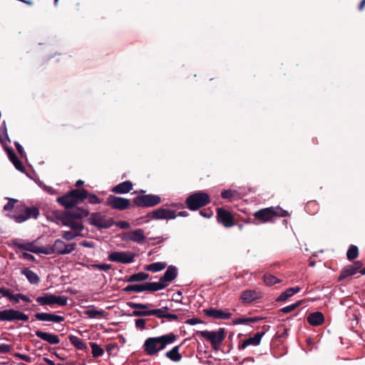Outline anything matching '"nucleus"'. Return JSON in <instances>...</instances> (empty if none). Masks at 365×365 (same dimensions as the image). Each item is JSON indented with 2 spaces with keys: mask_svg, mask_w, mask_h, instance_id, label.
Instances as JSON below:
<instances>
[{
  "mask_svg": "<svg viewBox=\"0 0 365 365\" xmlns=\"http://www.w3.org/2000/svg\"><path fill=\"white\" fill-rule=\"evenodd\" d=\"M65 211L61 217L63 225L71 227L72 231H63L61 236L66 240H72L78 236L83 228L81 219L88 215V211L81 207H65Z\"/></svg>",
  "mask_w": 365,
  "mask_h": 365,
  "instance_id": "nucleus-1",
  "label": "nucleus"
},
{
  "mask_svg": "<svg viewBox=\"0 0 365 365\" xmlns=\"http://www.w3.org/2000/svg\"><path fill=\"white\" fill-rule=\"evenodd\" d=\"M90 204H101L103 200L95 194L89 193L85 189H72L63 196L58 197L56 202L61 205H77L85 202Z\"/></svg>",
  "mask_w": 365,
  "mask_h": 365,
  "instance_id": "nucleus-2",
  "label": "nucleus"
},
{
  "mask_svg": "<svg viewBox=\"0 0 365 365\" xmlns=\"http://www.w3.org/2000/svg\"><path fill=\"white\" fill-rule=\"evenodd\" d=\"M177 339L173 333L162 335L160 336L149 337L145 339L143 349L149 356H153L164 349L167 345L173 344Z\"/></svg>",
  "mask_w": 365,
  "mask_h": 365,
  "instance_id": "nucleus-3",
  "label": "nucleus"
},
{
  "mask_svg": "<svg viewBox=\"0 0 365 365\" xmlns=\"http://www.w3.org/2000/svg\"><path fill=\"white\" fill-rule=\"evenodd\" d=\"M196 334L210 342L212 349L215 351L220 349L225 338V329L222 328L217 331H197Z\"/></svg>",
  "mask_w": 365,
  "mask_h": 365,
  "instance_id": "nucleus-4",
  "label": "nucleus"
},
{
  "mask_svg": "<svg viewBox=\"0 0 365 365\" xmlns=\"http://www.w3.org/2000/svg\"><path fill=\"white\" fill-rule=\"evenodd\" d=\"M76 243H70L67 244L61 240H55L54 243L51 246H47L46 250L43 252V254L45 255H68L71 253L73 250H76Z\"/></svg>",
  "mask_w": 365,
  "mask_h": 365,
  "instance_id": "nucleus-5",
  "label": "nucleus"
},
{
  "mask_svg": "<svg viewBox=\"0 0 365 365\" xmlns=\"http://www.w3.org/2000/svg\"><path fill=\"white\" fill-rule=\"evenodd\" d=\"M286 212L281 207H267L255 213V217L262 222L272 220L274 217H283Z\"/></svg>",
  "mask_w": 365,
  "mask_h": 365,
  "instance_id": "nucleus-6",
  "label": "nucleus"
},
{
  "mask_svg": "<svg viewBox=\"0 0 365 365\" xmlns=\"http://www.w3.org/2000/svg\"><path fill=\"white\" fill-rule=\"evenodd\" d=\"M154 219L160 220V219H173L176 217V215L174 211L165 209V208H159L156 210H154L151 213L148 214L147 216L135 220V225H140L144 222H147L149 221L150 217Z\"/></svg>",
  "mask_w": 365,
  "mask_h": 365,
  "instance_id": "nucleus-7",
  "label": "nucleus"
},
{
  "mask_svg": "<svg viewBox=\"0 0 365 365\" xmlns=\"http://www.w3.org/2000/svg\"><path fill=\"white\" fill-rule=\"evenodd\" d=\"M36 301L42 306L58 304L65 306L68 302V297L63 296H56L52 294L46 293L43 296L38 297Z\"/></svg>",
  "mask_w": 365,
  "mask_h": 365,
  "instance_id": "nucleus-8",
  "label": "nucleus"
},
{
  "mask_svg": "<svg viewBox=\"0 0 365 365\" xmlns=\"http://www.w3.org/2000/svg\"><path fill=\"white\" fill-rule=\"evenodd\" d=\"M138 192L141 195L134 198V205H157L163 202L159 195H144L145 191L143 190H140Z\"/></svg>",
  "mask_w": 365,
  "mask_h": 365,
  "instance_id": "nucleus-9",
  "label": "nucleus"
},
{
  "mask_svg": "<svg viewBox=\"0 0 365 365\" xmlns=\"http://www.w3.org/2000/svg\"><path fill=\"white\" fill-rule=\"evenodd\" d=\"M88 220L90 224L100 229L109 228L114 225V222L111 217H107L101 213L92 214Z\"/></svg>",
  "mask_w": 365,
  "mask_h": 365,
  "instance_id": "nucleus-10",
  "label": "nucleus"
},
{
  "mask_svg": "<svg viewBox=\"0 0 365 365\" xmlns=\"http://www.w3.org/2000/svg\"><path fill=\"white\" fill-rule=\"evenodd\" d=\"M210 202V195L202 191L192 193L185 201L186 205H207Z\"/></svg>",
  "mask_w": 365,
  "mask_h": 365,
  "instance_id": "nucleus-11",
  "label": "nucleus"
},
{
  "mask_svg": "<svg viewBox=\"0 0 365 365\" xmlns=\"http://www.w3.org/2000/svg\"><path fill=\"white\" fill-rule=\"evenodd\" d=\"M135 254L131 252H113L108 255V259L111 262L123 264H130L134 261Z\"/></svg>",
  "mask_w": 365,
  "mask_h": 365,
  "instance_id": "nucleus-12",
  "label": "nucleus"
},
{
  "mask_svg": "<svg viewBox=\"0 0 365 365\" xmlns=\"http://www.w3.org/2000/svg\"><path fill=\"white\" fill-rule=\"evenodd\" d=\"M262 297V292L255 289H247L240 294V299L242 304H251Z\"/></svg>",
  "mask_w": 365,
  "mask_h": 365,
  "instance_id": "nucleus-13",
  "label": "nucleus"
},
{
  "mask_svg": "<svg viewBox=\"0 0 365 365\" xmlns=\"http://www.w3.org/2000/svg\"><path fill=\"white\" fill-rule=\"evenodd\" d=\"M363 264L361 261H356L354 264L347 265L343 268L339 277V280L344 279L349 276L354 275L357 272H360Z\"/></svg>",
  "mask_w": 365,
  "mask_h": 365,
  "instance_id": "nucleus-14",
  "label": "nucleus"
},
{
  "mask_svg": "<svg viewBox=\"0 0 365 365\" xmlns=\"http://www.w3.org/2000/svg\"><path fill=\"white\" fill-rule=\"evenodd\" d=\"M217 220L225 227H230L235 225L232 215L222 207L217 210Z\"/></svg>",
  "mask_w": 365,
  "mask_h": 365,
  "instance_id": "nucleus-15",
  "label": "nucleus"
},
{
  "mask_svg": "<svg viewBox=\"0 0 365 365\" xmlns=\"http://www.w3.org/2000/svg\"><path fill=\"white\" fill-rule=\"evenodd\" d=\"M13 320H23V313L14 309H5L0 312V321Z\"/></svg>",
  "mask_w": 365,
  "mask_h": 365,
  "instance_id": "nucleus-16",
  "label": "nucleus"
},
{
  "mask_svg": "<svg viewBox=\"0 0 365 365\" xmlns=\"http://www.w3.org/2000/svg\"><path fill=\"white\" fill-rule=\"evenodd\" d=\"M204 312L206 316L214 319H227L232 316V314L229 312L215 308L205 309Z\"/></svg>",
  "mask_w": 365,
  "mask_h": 365,
  "instance_id": "nucleus-17",
  "label": "nucleus"
},
{
  "mask_svg": "<svg viewBox=\"0 0 365 365\" xmlns=\"http://www.w3.org/2000/svg\"><path fill=\"white\" fill-rule=\"evenodd\" d=\"M35 318L39 321L51 322L55 323H59L64 321V317L62 316L46 312L36 313L35 314Z\"/></svg>",
  "mask_w": 365,
  "mask_h": 365,
  "instance_id": "nucleus-18",
  "label": "nucleus"
},
{
  "mask_svg": "<svg viewBox=\"0 0 365 365\" xmlns=\"http://www.w3.org/2000/svg\"><path fill=\"white\" fill-rule=\"evenodd\" d=\"M3 147L6 152L10 161L14 164L18 170L23 173V163L18 158L14 150L11 148L9 147L6 144L3 145Z\"/></svg>",
  "mask_w": 365,
  "mask_h": 365,
  "instance_id": "nucleus-19",
  "label": "nucleus"
},
{
  "mask_svg": "<svg viewBox=\"0 0 365 365\" xmlns=\"http://www.w3.org/2000/svg\"><path fill=\"white\" fill-rule=\"evenodd\" d=\"M145 239L144 231L142 229H138L125 235L124 240H130L137 243H143Z\"/></svg>",
  "mask_w": 365,
  "mask_h": 365,
  "instance_id": "nucleus-20",
  "label": "nucleus"
},
{
  "mask_svg": "<svg viewBox=\"0 0 365 365\" xmlns=\"http://www.w3.org/2000/svg\"><path fill=\"white\" fill-rule=\"evenodd\" d=\"M264 335V332H258L255 334L252 337H250L245 339L242 344L238 346L239 349H245L248 346H257L260 344L262 336Z\"/></svg>",
  "mask_w": 365,
  "mask_h": 365,
  "instance_id": "nucleus-21",
  "label": "nucleus"
},
{
  "mask_svg": "<svg viewBox=\"0 0 365 365\" xmlns=\"http://www.w3.org/2000/svg\"><path fill=\"white\" fill-rule=\"evenodd\" d=\"M133 187L132 182L130 180L124 181L114 186L111 191L117 194H124L129 192Z\"/></svg>",
  "mask_w": 365,
  "mask_h": 365,
  "instance_id": "nucleus-22",
  "label": "nucleus"
},
{
  "mask_svg": "<svg viewBox=\"0 0 365 365\" xmlns=\"http://www.w3.org/2000/svg\"><path fill=\"white\" fill-rule=\"evenodd\" d=\"M36 335L39 339L48 342L50 344H57L60 341L58 336L53 334L38 331H36Z\"/></svg>",
  "mask_w": 365,
  "mask_h": 365,
  "instance_id": "nucleus-23",
  "label": "nucleus"
},
{
  "mask_svg": "<svg viewBox=\"0 0 365 365\" xmlns=\"http://www.w3.org/2000/svg\"><path fill=\"white\" fill-rule=\"evenodd\" d=\"M221 197L223 199L227 200V202H232L241 199V194L236 190H224L221 192Z\"/></svg>",
  "mask_w": 365,
  "mask_h": 365,
  "instance_id": "nucleus-24",
  "label": "nucleus"
},
{
  "mask_svg": "<svg viewBox=\"0 0 365 365\" xmlns=\"http://www.w3.org/2000/svg\"><path fill=\"white\" fill-rule=\"evenodd\" d=\"M178 274L177 269L174 266H169L164 273L163 276L160 277V281L165 282H170L173 281Z\"/></svg>",
  "mask_w": 365,
  "mask_h": 365,
  "instance_id": "nucleus-25",
  "label": "nucleus"
},
{
  "mask_svg": "<svg viewBox=\"0 0 365 365\" xmlns=\"http://www.w3.org/2000/svg\"><path fill=\"white\" fill-rule=\"evenodd\" d=\"M106 205H130V202L126 198L111 195L107 198Z\"/></svg>",
  "mask_w": 365,
  "mask_h": 365,
  "instance_id": "nucleus-26",
  "label": "nucleus"
},
{
  "mask_svg": "<svg viewBox=\"0 0 365 365\" xmlns=\"http://www.w3.org/2000/svg\"><path fill=\"white\" fill-rule=\"evenodd\" d=\"M307 322L312 326H319L324 322V315L320 312L311 313L307 317Z\"/></svg>",
  "mask_w": 365,
  "mask_h": 365,
  "instance_id": "nucleus-27",
  "label": "nucleus"
},
{
  "mask_svg": "<svg viewBox=\"0 0 365 365\" xmlns=\"http://www.w3.org/2000/svg\"><path fill=\"white\" fill-rule=\"evenodd\" d=\"M167 286L160 280L158 282H146L144 283L145 291L155 292L163 289Z\"/></svg>",
  "mask_w": 365,
  "mask_h": 365,
  "instance_id": "nucleus-28",
  "label": "nucleus"
},
{
  "mask_svg": "<svg viewBox=\"0 0 365 365\" xmlns=\"http://www.w3.org/2000/svg\"><path fill=\"white\" fill-rule=\"evenodd\" d=\"M180 347V345L174 346L171 350L165 353V356L173 361H180L182 359V356L179 353Z\"/></svg>",
  "mask_w": 365,
  "mask_h": 365,
  "instance_id": "nucleus-29",
  "label": "nucleus"
},
{
  "mask_svg": "<svg viewBox=\"0 0 365 365\" xmlns=\"http://www.w3.org/2000/svg\"><path fill=\"white\" fill-rule=\"evenodd\" d=\"M263 318L259 317H239L234 321L235 324H248L250 323H255L260 320H262Z\"/></svg>",
  "mask_w": 365,
  "mask_h": 365,
  "instance_id": "nucleus-30",
  "label": "nucleus"
},
{
  "mask_svg": "<svg viewBox=\"0 0 365 365\" xmlns=\"http://www.w3.org/2000/svg\"><path fill=\"white\" fill-rule=\"evenodd\" d=\"M149 278V274L145 272H138L130 275L125 282H142Z\"/></svg>",
  "mask_w": 365,
  "mask_h": 365,
  "instance_id": "nucleus-31",
  "label": "nucleus"
},
{
  "mask_svg": "<svg viewBox=\"0 0 365 365\" xmlns=\"http://www.w3.org/2000/svg\"><path fill=\"white\" fill-rule=\"evenodd\" d=\"M300 288L299 287H292L287 289L281 295L277 298V301H285L287 298L293 296L294 294L299 292Z\"/></svg>",
  "mask_w": 365,
  "mask_h": 365,
  "instance_id": "nucleus-32",
  "label": "nucleus"
},
{
  "mask_svg": "<svg viewBox=\"0 0 365 365\" xmlns=\"http://www.w3.org/2000/svg\"><path fill=\"white\" fill-rule=\"evenodd\" d=\"M166 266L167 264L165 262H158L147 265L145 269L147 271L157 272L164 269L166 267Z\"/></svg>",
  "mask_w": 365,
  "mask_h": 365,
  "instance_id": "nucleus-33",
  "label": "nucleus"
},
{
  "mask_svg": "<svg viewBox=\"0 0 365 365\" xmlns=\"http://www.w3.org/2000/svg\"><path fill=\"white\" fill-rule=\"evenodd\" d=\"M24 275L32 284H38L40 281L38 274L29 269H24Z\"/></svg>",
  "mask_w": 365,
  "mask_h": 365,
  "instance_id": "nucleus-34",
  "label": "nucleus"
},
{
  "mask_svg": "<svg viewBox=\"0 0 365 365\" xmlns=\"http://www.w3.org/2000/svg\"><path fill=\"white\" fill-rule=\"evenodd\" d=\"M6 141L10 142V139L7 133V129L6 127L5 121H3L1 125H0V142L3 145L6 144Z\"/></svg>",
  "mask_w": 365,
  "mask_h": 365,
  "instance_id": "nucleus-35",
  "label": "nucleus"
},
{
  "mask_svg": "<svg viewBox=\"0 0 365 365\" xmlns=\"http://www.w3.org/2000/svg\"><path fill=\"white\" fill-rule=\"evenodd\" d=\"M39 215V211L37 207H28L26 210H24V221L29 218H37Z\"/></svg>",
  "mask_w": 365,
  "mask_h": 365,
  "instance_id": "nucleus-36",
  "label": "nucleus"
},
{
  "mask_svg": "<svg viewBox=\"0 0 365 365\" xmlns=\"http://www.w3.org/2000/svg\"><path fill=\"white\" fill-rule=\"evenodd\" d=\"M71 343L78 349L83 350L86 349V344L78 336L71 335L69 336Z\"/></svg>",
  "mask_w": 365,
  "mask_h": 365,
  "instance_id": "nucleus-37",
  "label": "nucleus"
},
{
  "mask_svg": "<svg viewBox=\"0 0 365 365\" xmlns=\"http://www.w3.org/2000/svg\"><path fill=\"white\" fill-rule=\"evenodd\" d=\"M84 314L91 319L100 318L104 316L105 311L103 309L96 310V309H88L86 310Z\"/></svg>",
  "mask_w": 365,
  "mask_h": 365,
  "instance_id": "nucleus-38",
  "label": "nucleus"
},
{
  "mask_svg": "<svg viewBox=\"0 0 365 365\" xmlns=\"http://www.w3.org/2000/svg\"><path fill=\"white\" fill-rule=\"evenodd\" d=\"M124 291L126 292H145L144 284H131L125 287Z\"/></svg>",
  "mask_w": 365,
  "mask_h": 365,
  "instance_id": "nucleus-39",
  "label": "nucleus"
},
{
  "mask_svg": "<svg viewBox=\"0 0 365 365\" xmlns=\"http://www.w3.org/2000/svg\"><path fill=\"white\" fill-rule=\"evenodd\" d=\"M24 250L34 253H43L41 251L46 250V247H38L34 243H24Z\"/></svg>",
  "mask_w": 365,
  "mask_h": 365,
  "instance_id": "nucleus-40",
  "label": "nucleus"
},
{
  "mask_svg": "<svg viewBox=\"0 0 365 365\" xmlns=\"http://www.w3.org/2000/svg\"><path fill=\"white\" fill-rule=\"evenodd\" d=\"M1 292L3 294L4 297H7L10 300L17 302L19 301V299H23V294H13L9 289H1Z\"/></svg>",
  "mask_w": 365,
  "mask_h": 365,
  "instance_id": "nucleus-41",
  "label": "nucleus"
},
{
  "mask_svg": "<svg viewBox=\"0 0 365 365\" xmlns=\"http://www.w3.org/2000/svg\"><path fill=\"white\" fill-rule=\"evenodd\" d=\"M92 354L94 357L101 356L104 354V350L97 344L94 342L90 343Z\"/></svg>",
  "mask_w": 365,
  "mask_h": 365,
  "instance_id": "nucleus-42",
  "label": "nucleus"
},
{
  "mask_svg": "<svg viewBox=\"0 0 365 365\" xmlns=\"http://www.w3.org/2000/svg\"><path fill=\"white\" fill-rule=\"evenodd\" d=\"M359 255V250L358 247L355 245H351L349 248L346 257L349 260H352L356 259Z\"/></svg>",
  "mask_w": 365,
  "mask_h": 365,
  "instance_id": "nucleus-43",
  "label": "nucleus"
},
{
  "mask_svg": "<svg viewBox=\"0 0 365 365\" xmlns=\"http://www.w3.org/2000/svg\"><path fill=\"white\" fill-rule=\"evenodd\" d=\"M263 281L267 285L269 286L275 284L276 283L279 282L277 278L275 276L271 274L264 275Z\"/></svg>",
  "mask_w": 365,
  "mask_h": 365,
  "instance_id": "nucleus-44",
  "label": "nucleus"
},
{
  "mask_svg": "<svg viewBox=\"0 0 365 365\" xmlns=\"http://www.w3.org/2000/svg\"><path fill=\"white\" fill-rule=\"evenodd\" d=\"M301 303L302 302L299 301L296 303L284 307L281 309V312L283 313H289L297 309L301 304Z\"/></svg>",
  "mask_w": 365,
  "mask_h": 365,
  "instance_id": "nucleus-45",
  "label": "nucleus"
},
{
  "mask_svg": "<svg viewBox=\"0 0 365 365\" xmlns=\"http://www.w3.org/2000/svg\"><path fill=\"white\" fill-rule=\"evenodd\" d=\"M150 310H134L132 312L131 316L133 317H148L151 316Z\"/></svg>",
  "mask_w": 365,
  "mask_h": 365,
  "instance_id": "nucleus-46",
  "label": "nucleus"
},
{
  "mask_svg": "<svg viewBox=\"0 0 365 365\" xmlns=\"http://www.w3.org/2000/svg\"><path fill=\"white\" fill-rule=\"evenodd\" d=\"M91 267L93 269H97L103 271H108L112 268V265L108 264H91Z\"/></svg>",
  "mask_w": 365,
  "mask_h": 365,
  "instance_id": "nucleus-47",
  "label": "nucleus"
},
{
  "mask_svg": "<svg viewBox=\"0 0 365 365\" xmlns=\"http://www.w3.org/2000/svg\"><path fill=\"white\" fill-rule=\"evenodd\" d=\"M151 316L152 315H155L158 318H165L166 317V314L164 313V309H151Z\"/></svg>",
  "mask_w": 365,
  "mask_h": 365,
  "instance_id": "nucleus-48",
  "label": "nucleus"
},
{
  "mask_svg": "<svg viewBox=\"0 0 365 365\" xmlns=\"http://www.w3.org/2000/svg\"><path fill=\"white\" fill-rule=\"evenodd\" d=\"M129 306L132 308H135V309H138V310H140V309H145L148 308L150 306V304L130 302L129 304Z\"/></svg>",
  "mask_w": 365,
  "mask_h": 365,
  "instance_id": "nucleus-49",
  "label": "nucleus"
},
{
  "mask_svg": "<svg viewBox=\"0 0 365 365\" xmlns=\"http://www.w3.org/2000/svg\"><path fill=\"white\" fill-rule=\"evenodd\" d=\"M135 327L141 330L145 328V320L143 319H137L135 321Z\"/></svg>",
  "mask_w": 365,
  "mask_h": 365,
  "instance_id": "nucleus-50",
  "label": "nucleus"
},
{
  "mask_svg": "<svg viewBox=\"0 0 365 365\" xmlns=\"http://www.w3.org/2000/svg\"><path fill=\"white\" fill-rule=\"evenodd\" d=\"M11 350V346L6 344H0V354L8 353Z\"/></svg>",
  "mask_w": 365,
  "mask_h": 365,
  "instance_id": "nucleus-51",
  "label": "nucleus"
},
{
  "mask_svg": "<svg viewBox=\"0 0 365 365\" xmlns=\"http://www.w3.org/2000/svg\"><path fill=\"white\" fill-rule=\"evenodd\" d=\"M200 214L205 217L209 218L213 215V212L210 209L204 208L200 211Z\"/></svg>",
  "mask_w": 365,
  "mask_h": 365,
  "instance_id": "nucleus-52",
  "label": "nucleus"
},
{
  "mask_svg": "<svg viewBox=\"0 0 365 365\" xmlns=\"http://www.w3.org/2000/svg\"><path fill=\"white\" fill-rule=\"evenodd\" d=\"M115 224L120 229H128L130 227V224L126 221H118Z\"/></svg>",
  "mask_w": 365,
  "mask_h": 365,
  "instance_id": "nucleus-53",
  "label": "nucleus"
},
{
  "mask_svg": "<svg viewBox=\"0 0 365 365\" xmlns=\"http://www.w3.org/2000/svg\"><path fill=\"white\" fill-rule=\"evenodd\" d=\"M8 215L14 219L16 222H19V223H21L23 222V215L21 214H19L18 215H12V214H10L9 213Z\"/></svg>",
  "mask_w": 365,
  "mask_h": 365,
  "instance_id": "nucleus-54",
  "label": "nucleus"
},
{
  "mask_svg": "<svg viewBox=\"0 0 365 365\" xmlns=\"http://www.w3.org/2000/svg\"><path fill=\"white\" fill-rule=\"evenodd\" d=\"M185 323L189 325H195L202 323V321L197 318H192L186 320Z\"/></svg>",
  "mask_w": 365,
  "mask_h": 365,
  "instance_id": "nucleus-55",
  "label": "nucleus"
},
{
  "mask_svg": "<svg viewBox=\"0 0 365 365\" xmlns=\"http://www.w3.org/2000/svg\"><path fill=\"white\" fill-rule=\"evenodd\" d=\"M165 318L168 319L169 321H172V320H177L178 319V317L176 314L168 313V314H166Z\"/></svg>",
  "mask_w": 365,
  "mask_h": 365,
  "instance_id": "nucleus-56",
  "label": "nucleus"
},
{
  "mask_svg": "<svg viewBox=\"0 0 365 365\" xmlns=\"http://www.w3.org/2000/svg\"><path fill=\"white\" fill-rule=\"evenodd\" d=\"M14 144L19 153L23 155V147L21 146V145L19 142H15Z\"/></svg>",
  "mask_w": 365,
  "mask_h": 365,
  "instance_id": "nucleus-57",
  "label": "nucleus"
},
{
  "mask_svg": "<svg viewBox=\"0 0 365 365\" xmlns=\"http://www.w3.org/2000/svg\"><path fill=\"white\" fill-rule=\"evenodd\" d=\"M84 185V181L82 180H78L76 182L75 186L77 187L76 189H81V187Z\"/></svg>",
  "mask_w": 365,
  "mask_h": 365,
  "instance_id": "nucleus-58",
  "label": "nucleus"
},
{
  "mask_svg": "<svg viewBox=\"0 0 365 365\" xmlns=\"http://www.w3.org/2000/svg\"><path fill=\"white\" fill-rule=\"evenodd\" d=\"M81 245L85 247H93V243L91 242L83 241Z\"/></svg>",
  "mask_w": 365,
  "mask_h": 365,
  "instance_id": "nucleus-59",
  "label": "nucleus"
},
{
  "mask_svg": "<svg viewBox=\"0 0 365 365\" xmlns=\"http://www.w3.org/2000/svg\"><path fill=\"white\" fill-rule=\"evenodd\" d=\"M8 202L6 205H8V206H10V205H14L16 202H18L17 200L16 199H14V198H8Z\"/></svg>",
  "mask_w": 365,
  "mask_h": 365,
  "instance_id": "nucleus-60",
  "label": "nucleus"
},
{
  "mask_svg": "<svg viewBox=\"0 0 365 365\" xmlns=\"http://www.w3.org/2000/svg\"><path fill=\"white\" fill-rule=\"evenodd\" d=\"M365 8V0H362L358 6L359 11H362Z\"/></svg>",
  "mask_w": 365,
  "mask_h": 365,
  "instance_id": "nucleus-61",
  "label": "nucleus"
},
{
  "mask_svg": "<svg viewBox=\"0 0 365 365\" xmlns=\"http://www.w3.org/2000/svg\"><path fill=\"white\" fill-rule=\"evenodd\" d=\"M24 259H29L33 257L31 255L25 253V252L24 254Z\"/></svg>",
  "mask_w": 365,
  "mask_h": 365,
  "instance_id": "nucleus-62",
  "label": "nucleus"
},
{
  "mask_svg": "<svg viewBox=\"0 0 365 365\" xmlns=\"http://www.w3.org/2000/svg\"><path fill=\"white\" fill-rule=\"evenodd\" d=\"M161 309H164V313L166 314H168V310H169V308L168 307H163L161 308Z\"/></svg>",
  "mask_w": 365,
  "mask_h": 365,
  "instance_id": "nucleus-63",
  "label": "nucleus"
},
{
  "mask_svg": "<svg viewBox=\"0 0 365 365\" xmlns=\"http://www.w3.org/2000/svg\"><path fill=\"white\" fill-rule=\"evenodd\" d=\"M45 360L48 363V364H49V365H54V363L51 360H49L48 359H45Z\"/></svg>",
  "mask_w": 365,
  "mask_h": 365,
  "instance_id": "nucleus-64",
  "label": "nucleus"
}]
</instances>
